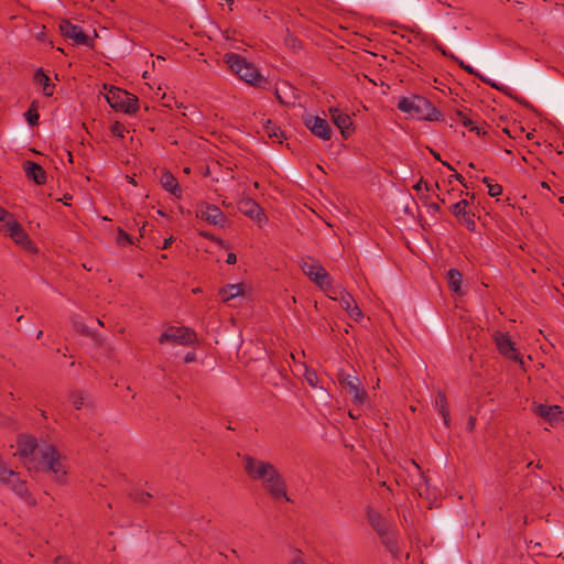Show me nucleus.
<instances>
[{
  "mask_svg": "<svg viewBox=\"0 0 564 564\" xmlns=\"http://www.w3.org/2000/svg\"><path fill=\"white\" fill-rule=\"evenodd\" d=\"M32 469L48 474L54 481L62 484L67 475L66 457L54 445L43 443Z\"/></svg>",
  "mask_w": 564,
  "mask_h": 564,
  "instance_id": "f257e3e1",
  "label": "nucleus"
},
{
  "mask_svg": "<svg viewBox=\"0 0 564 564\" xmlns=\"http://www.w3.org/2000/svg\"><path fill=\"white\" fill-rule=\"evenodd\" d=\"M398 109L417 120L440 121L442 113L425 97L420 95L403 96L399 99Z\"/></svg>",
  "mask_w": 564,
  "mask_h": 564,
  "instance_id": "f03ea898",
  "label": "nucleus"
},
{
  "mask_svg": "<svg viewBox=\"0 0 564 564\" xmlns=\"http://www.w3.org/2000/svg\"><path fill=\"white\" fill-rule=\"evenodd\" d=\"M224 61L230 72L247 84L259 88L268 84L267 78L260 74L257 67L240 54L227 53L224 56Z\"/></svg>",
  "mask_w": 564,
  "mask_h": 564,
  "instance_id": "7ed1b4c3",
  "label": "nucleus"
},
{
  "mask_svg": "<svg viewBox=\"0 0 564 564\" xmlns=\"http://www.w3.org/2000/svg\"><path fill=\"white\" fill-rule=\"evenodd\" d=\"M2 229L18 246L29 252H36L37 249L29 234L12 215L2 208Z\"/></svg>",
  "mask_w": 564,
  "mask_h": 564,
  "instance_id": "20e7f679",
  "label": "nucleus"
},
{
  "mask_svg": "<svg viewBox=\"0 0 564 564\" xmlns=\"http://www.w3.org/2000/svg\"><path fill=\"white\" fill-rule=\"evenodd\" d=\"M106 99L111 108L128 115H134L139 110V100L135 95L126 90L111 87L106 95Z\"/></svg>",
  "mask_w": 564,
  "mask_h": 564,
  "instance_id": "39448f33",
  "label": "nucleus"
},
{
  "mask_svg": "<svg viewBox=\"0 0 564 564\" xmlns=\"http://www.w3.org/2000/svg\"><path fill=\"white\" fill-rule=\"evenodd\" d=\"M41 445L42 444H39L37 440L33 435L20 434L17 437V451L13 455L19 456L26 468L31 470L39 457V448Z\"/></svg>",
  "mask_w": 564,
  "mask_h": 564,
  "instance_id": "423d86ee",
  "label": "nucleus"
},
{
  "mask_svg": "<svg viewBox=\"0 0 564 564\" xmlns=\"http://www.w3.org/2000/svg\"><path fill=\"white\" fill-rule=\"evenodd\" d=\"M196 340L195 332L183 326H169L159 337L160 344L171 343L183 346L193 345Z\"/></svg>",
  "mask_w": 564,
  "mask_h": 564,
  "instance_id": "0eeeda50",
  "label": "nucleus"
},
{
  "mask_svg": "<svg viewBox=\"0 0 564 564\" xmlns=\"http://www.w3.org/2000/svg\"><path fill=\"white\" fill-rule=\"evenodd\" d=\"M494 340L497 346V350L501 356L507 359L513 360L519 365H523L522 356L519 349L516 347V343L512 340L508 333L496 332L494 334Z\"/></svg>",
  "mask_w": 564,
  "mask_h": 564,
  "instance_id": "6e6552de",
  "label": "nucleus"
},
{
  "mask_svg": "<svg viewBox=\"0 0 564 564\" xmlns=\"http://www.w3.org/2000/svg\"><path fill=\"white\" fill-rule=\"evenodd\" d=\"M196 216L209 225L225 227L227 217L216 205L200 202L196 206Z\"/></svg>",
  "mask_w": 564,
  "mask_h": 564,
  "instance_id": "1a4fd4ad",
  "label": "nucleus"
},
{
  "mask_svg": "<svg viewBox=\"0 0 564 564\" xmlns=\"http://www.w3.org/2000/svg\"><path fill=\"white\" fill-rule=\"evenodd\" d=\"M338 382L343 387V389L346 390L348 394L352 397V401L356 404H362L365 403L367 399V391L360 383V380L351 376L349 373L340 372L338 373Z\"/></svg>",
  "mask_w": 564,
  "mask_h": 564,
  "instance_id": "9d476101",
  "label": "nucleus"
},
{
  "mask_svg": "<svg viewBox=\"0 0 564 564\" xmlns=\"http://www.w3.org/2000/svg\"><path fill=\"white\" fill-rule=\"evenodd\" d=\"M302 271L308 276L319 289H327V279L329 274L325 268L314 259L308 258L300 264Z\"/></svg>",
  "mask_w": 564,
  "mask_h": 564,
  "instance_id": "9b49d317",
  "label": "nucleus"
},
{
  "mask_svg": "<svg viewBox=\"0 0 564 564\" xmlns=\"http://www.w3.org/2000/svg\"><path fill=\"white\" fill-rule=\"evenodd\" d=\"M243 469L252 480L262 481L267 474L274 466L264 460L257 459L252 456L245 455L242 457Z\"/></svg>",
  "mask_w": 564,
  "mask_h": 564,
  "instance_id": "f8f14e48",
  "label": "nucleus"
},
{
  "mask_svg": "<svg viewBox=\"0 0 564 564\" xmlns=\"http://www.w3.org/2000/svg\"><path fill=\"white\" fill-rule=\"evenodd\" d=\"M305 127L317 138L322 140H330L332 128L326 119L319 116L308 115L304 118Z\"/></svg>",
  "mask_w": 564,
  "mask_h": 564,
  "instance_id": "ddd939ff",
  "label": "nucleus"
},
{
  "mask_svg": "<svg viewBox=\"0 0 564 564\" xmlns=\"http://www.w3.org/2000/svg\"><path fill=\"white\" fill-rule=\"evenodd\" d=\"M59 30L63 36L72 39L76 44L91 46L94 43L79 25L67 20L61 22Z\"/></svg>",
  "mask_w": 564,
  "mask_h": 564,
  "instance_id": "4468645a",
  "label": "nucleus"
},
{
  "mask_svg": "<svg viewBox=\"0 0 564 564\" xmlns=\"http://www.w3.org/2000/svg\"><path fill=\"white\" fill-rule=\"evenodd\" d=\"M2 490H11L13 494H26L28 487L18 473L2 467Z\"/></svg>",
  "mask_w": 564,
  "mask_h": 564,
  "instance_id": "2eb2a0df",
  "label": "nucleus"
},
{
  "mask_svg": "<svg viewBox=\"0 0 564 564\" xmlns=\"http://www.w3.org/2000/svg\"><path fill=\"white\" fill-rule=\"evenodd\" d=\"M261 482L269 494H286L288 491L285 479L275 466L271 468Z\"/></svg>",
  "mask_w": 564,
  "mask_h": 564,
  "instance_id": "dca6fc26",
  "label": "nucleus"
},
{
  "mask_svg": "<svg viewBox=\"0 0 564 564\" xmlns=\"http://www.w3.org/2000/svg\"><path fill=\"white\" fill-rule=\"evenodd\" d=\"M328 112L334 124L340 130L343 138L348 139L354 130L350 116L335 107H330Z\"/></svg>",
  "mask_w": 564,
  "mask_h": 564,
  "instance_id": "f3484780",
  "label": "nucleus"
},
{
  "mask_svg": "<svg viewBox=\"0 0 564 564\" xmlns=\"http://www.w3.org/2000/svg\"><path fill=\"white\" fill-rule=\"evenodd\" d=\"M238 209L240 213H242L250 219L256 220L258 224L267 221V216L263 213L262 208L252 198L240 199L238 203Z\"/></svg>",
  "mask_w": 564,
  "mask_h": 564,
  "instance_id": "a211bd4d",
  "label": "nucleus"
},
{
  "mask_svg": "<svg viewBox=\"0 0 564 564\" xmlns=\"http://www.w3.org/2000/svg\"><path fill=\"white\" fill-rule=\"evenodd\" d=\"M339 304L343 310L347 312V314L358 322L360 318H362V312L357 305L355 299L351 294H349L347 291H341L339 296Z\"/></svg>",
  "mask_w": 564,
  "mask_h": 564,
  "instance_id": "6ab92c4d",
  "label": "nucleus"
},
{
  "mask_svg": "<svg viewBox=\"0 0 564 564\" xmlns=\"http://www.w3.org/2000/svg\"><path fill=\"white\" fill-rule=\"evenodd\" d=\"M533 412L545 419L547 422L553 423L555 421H558L562 415V409L558 405H546V404H532Z\"/></svg>",
  "mask_w": 564,
  "mask_h": 564,
  "instance_id": "aec40b11",
  "label": "nucleus"
},
{
  "mask_svg": "<svg viewBox=\"0 0 564 564\" xmlns=\"http://www.w3.org/2000/svg\"><path fill=\"white\" fill-rule=\"evenodd\" d=\"M367 516L371 527L378 532V534L383 535L387 533L389 529V520L384 516L372 507L367 509Z\"/></svg>",
  "mask_w": 564,
  "mask_h": 564,
  "instance_id": "412c9836",
  "label": "nucleus"
},
{
  "mask_svg": "<svg viewBox=\"0 0 564 564\" xmlns=\"http://www.w3.org/2000/svg\"><path fill=\"white\" fill-rule=\"evenodd\" d=\"M24 172L28 178L32 180L35 184L43 185L46 183V172L40 164L26 161L24 163Z\"/></svg>",
  "mask_w": 564,
  "mask_h": 564,
  "instance_id": "4be33fe9",
  "label": "nucleus"
},
{
  "mask_svg": "<svg viewBox=\"0 0 564 564\" xmlns=\"http://www.w3.org/2000/svg\"><path fill=\"white\" fill-rule=\"evenodd\" d=\"M160 184L166 192L171 193L176 198L182 197V188L178 184V181L170 171L165 170L162 172Z\"/></svg>",
  "mask_w": 564,
  "mask_h": 564,
  "instance_id": "5701e85b",
  "label": "nucleus"
},
{
  "mask_svg": "<svg viewBox=\"0 0 564 564\" xmlns=\"http://www.w3.org/2000/svg\"><path fill=\"white\" fill-rule=\"evenodd\" d=\"M34 83L42 87L43 95L51 97L54 93V84L51 83L50 77L43 72V68H37L34 73Z\"/></svg>",
  "mask_w": 564,
  "mask_h": 564,
  "instance_id": "b1692460",
  "label": "nucleus"
},
{
  "mask_svg": "<svg viewBox=\"0 0 564 564\" xmlns=\"http://www.w3.org/2000/svg\"><path fill=\"white\" fill-rule=\"evenodd\" d=\"M245 288L243 284L237 283V284H227L226 286L221 288L219 290V295L221 297L223 302H228L238 295L243 294Z\"/></svg>",
  "mask_w": 564,
  "mask_h": 564,
  "instance_id": "393cba45",
  "label": "nucleus"
},
{
  "mask_svg": "<svg viewBox=\"0 0 564 564\" xmlns=\"http://www.w3.org/2000/svg\"><path fill=\"white\" fill-rule=\"evenodd\" d=\"M451 58L454 59L462 69H464L466 73H468L469 75H475L477 76L478 78H480L484 83L490 85L491 87L496 88V89H501L497 84L492 83L491 80L482 77L479 73H477L475 70V68L468 64H465V62L463 59H459L458 57H456L454 54H451Z\"/></svg>",
  "mask_w": 564,
  "mask_h": 564,
  "instance_id": "a878e982",
  "label": "nucleus"
},
{
  "mask_svg": "<svg viewBox=\"0 0 564 564\" xmlns=\"http://www.w3.org/2000/svg\"><path fill=\"white\" fill-rule=\"evenodd\" d=\"M448 286L454 292H459L462 288L463 276L457 269H449L447 272Z\"/></svg>",
  "mask_w": 564,
  "mask_h": 564,
  "instance_id": "bb28decb",
  "label": "nucleus"
},
{
  "mask_svg": "<svg viewBox=\"0 0 564 564\" xmlns=\"http://www.w3.org/2000/svg\"><path fill=\"white\" fill-rule=\"evenodd\" d=\"M265 132L270 139H273L274 141L282 143V138L284 137V132L273 124L271 120H268L267 126L264 127Z\"/></svg>",
  "mask_w": 564,
  "mask_h": 564,
  "instance_id": "cd10ccee",
  "label": "nucleus"
},
{
  "mask_svg": "<svg viewBox=\"0 0 564 564\" xmlns=\"http://www.w3.org/2000/svg\"><path fill=\"white\" fill-rule=\"evenodd\" d=\"M25 120L32 127L39 123V111H37V102L33 101L30 108L24 113Z\"/></svg>",
  "mask_w": 564,
  "mask_h": 564,
  "instance_id": "c85d7f7f",
  "label": "nucleus"
},
{
  "mask_svg": "<svg viewBox=\"0 0 564 564\" xmlns=\"http://www.w3.org/2000/svg\"><path fill=\"white\" fill-rule=\"evenodd\" d=\"M87 395L83 391H75L69 394V400L76 410L86 405Z\"/></svg>",
  "mask_w": 564,
  "mask_h": 564,
  "instance_id": "c756f323",
  "label": "nucleus"
},
{
  "mask_svg": "<svg viewBox=\"0 0 564 564\" xmlns=\"http://www.w3.org/2000/svg\"><path fill=\"white\" fill-rule=\"evenodd\" d=\"M467 206L468 202L466 199H460L451 206V210L453 215L458 219L460 216H464L467 213Z\"/></svg>",
  "mask_w": 564,
  "mask_h": 564,
  "instance_id": "7c9ffc66",
  "label": "nucleus"
},
{
  "mask_svg": "<svg viewBox=\"0 0 564 564\" xmlns=\"http://www.w3.org/2000/svg\"><path fill=\"white\" fill-rule=\"evenodd\" d=\"M330 300L339 301L341 289L332 285L330 278L327 279V289H321Z\"/></svg>",
  "mask_w": 564,
  "mask_h": 564,
  "instance_id": "2f4dec72",
  "label": "nucleus"
},
{
  "mask_svg": "<svg viewBox=\"0 0 564 564\" xmlns=\"http://www.w3.org/2000/svg\"><path fill=\"white\" fill-rule=\"evenodd\" d=\"M116 242L119 246H130L133 243L132 237L127 234L122 228H118V235L116 238Z\"/></svg>",
  "mask_w": 564,
  "mask_h": 564,
  "instance_id": "473e14b6",
  "label": "nucleus"
},
{
  "mask_svg": "<svg viewBox=\"0 0 564 564\" xmlns=\"http://www.w3.org/2000/svg\"><path fill=\"white\" fill-rule=\"evenodd\" d=\"M458 221L465 226L469 231H475L476 221L474 219V215H470L468 212L458 218Z\"/></svg>",
  "mask_w": 564,
  "mask_h": 564,
  "instance_id": "72a5a7b5",
  "label": "nucleus"
},
{
  "mask_svg": "<svg viewBox=\"0 0 564 564\" xmlns=\"http://www.w3.org/2000/svg\"><path fill=\"white\" fill-rule=\"evenodd\" d=\"M284 43L288 47L292 50H297L301 47V42L297 37H295L293 34L290 33L289 30H286V36L284 37Z\"/></svg>",
  "mask_w": 564,
  "mask_h": 564,
  "instance_id": "f704fd0d",
  "label": "nucleus"
},
{
  "mask_svg": "<svg viewBox=\"0 0 564 564\" xmlns=\"http://www.w3.org/2000/svg\"><path fill=\"white\" fill-rule=\"evenodd\" d=\"M111 133L119 138H124V132H127L126 127L120 123L119 121H116L110 127Z\"/></svg>",
  "mask_w": 564,
  "mask_h": 564,
  "instance_id": "c9c22d12",
  "label": "nucleus"
},
{
  "mask_svg": "<svg viewBox=\"0 0 564 564\" xmlns=\"http://www.w3.org/2000/svg\"><path fill=\"white\" fill-rule=\"evenodd\" d=\"M463 126L469 128L471 131H476L477 134L485 133L478 126H475L474 121L469 117H464L462 121Z\"/></svg>",
  "mask_w": 564,
  "mask_h": 564,
  "instance_id": "e433bc0d",
  "label": "nucleus"
},
{
  "mask_svg": "<svg viewBox=\"0 0 564 564\" xmlns=\"http://www.w3.org/2000/svg\"><path fill=\"white\" fill-rule=\"evenodd\" d=\"M438 410V413L442 415L443 417V421H444V424L446 427H449V423H451V417H449V410H448V405H445V406H441L437 409Z\"/></svg>",
  "mask_w": 564,
  "mask_h": 564,
  "instance_id": "4c0bfd02",
  "label": "nucleus"
},
{
  "mask_svg": "<svg viewBox=\"0 0 564 564\" xmlns=\"http://www.w3.org/2000/svg\"><path fill=\"white\" fill-rule=\"evenodd\" d=\"M488 194L491 196V197H497L499 195L502 194V186L500 184H497V183H492L491 185L488 186Z\"/></svg>",
  "mask_w": 564,
  "mask_h": 564,
  "instance_id": "58836bf2",
  "label": "nucleus"
},
{
  "mask_svg": "<svg viewBox=\"0 0 564 564\" xmlns=\"http://www.w3.org/2000/svg\"><path fill=\"white\" fill-rule=\"evenodd\" d=\"M447 405V399L444 392L438 391V393L435 397V406L438 409L441 406Z\"/></svg>",
  "mask_w": 564,
  "mask_h": 564,
  "instance_id": "ea45409f",
  "label": "nucleus"
},
{
  "mask_svg": "<svg viewBox=\"0 0 564 564\" xmlns=\"http://www.w3.org/2000/svg\"><path fill=\"white\" fill-rule=\"evenodd\" d=\"M305 378L307 380V382L312 386V387H316V380H317V376L314 371H306L305 372Z\"/></svg>",
  "mask_w": 564,
  "mask_h": 564,
  "instance_id": "a19ab883",
  "label": "nucleus"
},
{
  "mask_svg": "<svg viewBox=\"0 0 564 564\" xmlns=\"http://www.w3.org/2000/svg\"><path fill=\"white\" fill-rule=\"evenodd\" d=\"M427 212L430 214H437L441 212V206L438 203H430L427 204Z\"/></svg>",
  "mask_w": 564,
  "mask_h": 564,
  "instance_id": "79ce46f5",
  "label": "nucleus"
},
{
  "mask_svg": "<svg viewBox=\"0 0 564 564\" xmlns=\"http://www.w3.org/2000/svg\"><path fill=\"white\" fill-rule=\"evenodd\" d=\"M423 185H424L426 191H430V187H429L427 183L424 182L423 178L419 180V182L413 186V189L419 193V192H421Z\"/></svg>",
  "mask_w": 564,
  "mask_h": 564,
  "instance_id": "37998d69",
  "label": "nucleus"
},
{
  "mask_svg": "<svg viewBox=\"0 0 564 564\" xmlns=\"http://www.w3.org/2000/svg\"><path fill=\"white\" fill-rule=\"evenodd\" d=\"M196 359V354L195 352H187L184 357V362L185 364H189V362H193L195 361Z\"/></svg>",
  "mask_w": 564,
  "mask_h": 564,
  "instance_id": "c03bdc74",
  "label": "nucleus"
},
{
  "mask_svg": "<svg viewBox=\"0 0 564 564\" xmlns=\"http://www.w3.org/2000/svg\"><path fill=\"white\" fill-rule=\"evenodd\" d=\"M226 262L228 264H235L237 262V256L234 253V252H229L227 254V259H226Z\"/></svg>",
  "mask_w": 564,
  "mask_h": 564,
  "instance_id": "a18cd8bd",
  "label": "nucleus"
},
{
  "mask_svg": "<svg viewBox=\"0 0 564 564\" xmlns=\"http://www.w3.org/2000/svg\"><path fill=\"white\" fill-rule=\"evenodd\" d=\"M54 564H69V560L66 556H57L54 560Z\"/></svg>",
  "mask_w": 564,
  "mask_h": 564,
  "instance_id": "49530a36",
  "label": "nucleus"
},
{
  "mask_svg": "<svg viewBox=\"0 0 564 564\" xmlns=\"http://www.w3.org/2000/svg\"><path fill=\"white\" fill-rule=\"evenodd\" d=\"M475 423H476L475 417L474 416H469L468 422H467V429L469 431H473L474 427H475Z\"/></svg>",
  "mask_w": 564,
  "mask_h": 564,
  "instance_id": "de8ad7c7",
  "label": "nucleus"
},
{
  "mask_svg": "<svg viewBox=\"0 0 564 564\" xmlns=\"http://www.w3.org/2000/svg\"><path fill=\"white\" fill-rule=\"evenodd\" d=\"M200 236H202V237H204V238H206V239H209V240H214V239H215L214 235H213V234H210V232L202 231V232H200Z\"/></svg>",
  "mask_w": 564,
  "mask_h": 564,
  "instance_id": "09e8293b",
  "label": "nucleus"
},
{
  "mask_svg": "<svg viewBox=\"0 0 564 564\" xmlns=\"http://www.w3.org/2000/svg\"><path fill=\"white\" fill-rule=\"evenodd\" d=\"M173 241V238L165 239L162 246V249H167Z\"/></svg>",
  "mask_w": 564,
  "mask_h": 564,
  "instance_id": "8fccbe9b",
  "label": "nucleus"
},
{
  "mask_svg": "<svg viewBox=\"0 0 564 564\" xmlns=\"http://www.w3.org/2000/svg\"><path fill=\"white\" fill-rule=\"evenodd\" d=\"M456 116L459 118L460 122L464 120V117H468L463 110H457Z\"/></svg>",
  "mask_w": 564,
  "mask_h": 564,
  "instance_id": "3c124183",
  "label": "nucleus"
},
{
  "mask_svg": "<svg viewBox=\"0 0 564 564\" xmlns=\"http://www.w3.org/2000/svg\"><path fill=\"white\" fill-rule=\"evenodd\" d=\"M456 116L459 118L460 122L464 120V117H468L463 110H457Z\"/></svg>",
  "mask_w": 564,
  "mask_h": 564,
  "instance_id": "603ef678",
  "label": "nucleus"
},
{
  "mask_svg": "<svg viewBox=\"0 0 564 564\" xmlns=\"http://www.w3.org/2000/svg\"><path fill=\"white\" fill-rule=\"evenodd\" d=\"M438 51L442 53V55L444 56H447V57H451V52H448L447 50L443 48V47H438Z\"/></svg>",
  "mask_w": 564,
  "mask_h": 564,
  "instance_id": "864d4df0",
  "label": "nucleus"
},
{
  "mask_svg": "<svg viewBox=\"0 0 564 564\" xmlns=\"http://www.w3.org/2000/svg\"><path fill=\"white\" fill-rule=\"evenodd\" d=\"M482 183H485V184L487 185V187H488L489 185H491V184H492L491 178H490V177H487V176H485V177L482 178Z\"/></svg>",
  "mask_w": 564,
  "mask_h": 564,
  "instance_id": "5fc2aeb1",
  "label": "nucleus"
},
{
  "mask_svg": "<svg viewBox=\"0 0 564 564\" xmlns=\"http://www.w3.org/2000/svg\"><path fill=\"white\" fill-rule=\"evenodd\" d=\"M291 564H304L303 560L301 557H295L292 560Z\"/></svg>",
  "mask_w": 564,
  "mask_h": 564,
  "instance_id": "6e6d98bb",
  "label": "nucleus"
},
{
  "mask_svg": "<svg viewBox=\"0 0 564 564\" xmlns=\"http://www.w3.org/2000/svg\"><path fill=\"white\" fill-rule=\"evenodd\" d=\"M541 186H542L543 188L550 189V186H549V184H547L546 182H542V183H541Z\"/></svg>",
  "mask_w": 564,
  "mask_h": 564,
  "instance_id": "4d7b16f0",
  "label": "nucleus"
},
{
  "mask_svg": "<svg viewBox=\"0 0 564 564\" xmlns=\"http://www.w3.org/2000/svg\"><path fill=\"white\" fill-rule=\"evenodd\" d=\"M432 154L436 160H441L440 154L437 152L432 151Z\"/></svg>",
  "mask_w": 564,
  "mask_h": 564,
  "instance_id": "13d9d810",
  "label": "nucleus"
},
{
  "mask_svg": "<svg viewBox=\"0 0 564 564\" xmlns=\"http://www.w3.org/2000/svg\"><path fill=\"white\" fill-rule=\"evenodd\" d=\"M455 180L462 181V180H463V176H462L460 174H456V175H455Z\"/></svg>",
  "mask_w": 564,
  "mask_h": 564,
  "instance_id": "bf43d9fd",
  "label": "nucleus"
},
{
  "mask_svg": "<svg viewBox=\"0 0 564 564\" xmlns=\"http://www.w3.org/2000/svg\"><path fill=\"white\" fill-rule=\"evenodd\" d=\"M42 335H43V332H42V330H40V332L37 333V335H36V338H37V339H39V338H41V336H42Z\"/></svg>",
  "mask_w": 564,
  "mask_h": 564,
  "instance_id": "052dcab7",
  "label": "nucleus"
},
{
  "mask_svg": "<svg viewBox=\"0 0 564 564\" xmlns=\"http://www.w3.org/2000/svg\"><path fill=\"white\" fill-rule=\"evenodd\" d=\"M129 182L132 183V184H135L134 182V178L133 177H129Z\"/></svg>",
  "mask_w": 564,
  "mask_h": 564,
  "instance_id": "680f3d73",
  "label": "nucleus"
},
{
  "mask_svg": "<svg viewBox=\"0 0 564 564\" xmlns=\"http://www.w3.org/2000/svg\"><path fill=\"white\" fill-rule=\"evenodd\" d=\"M558 200L564 204V196L560 197Z\"/></svg>",
  "mask_w": 564,
  "mask_h": 564,
  "instance_id": "e2e57ef3",
  "label": "nucleus"
},
{
  "mask_svg": "<svg viewBox=\"0 0 564 564\" xmlns=\"http://www.w3.org/2000/svg\"><path fill=\"white\" fill-rule=\"evenodd\" d=\"M184 172H185V173H189V169H188V167H185V169H184Z\"/></svg>",
  "mask_w": 564,
  "mask_h": 564,
  "instance_id": "0e129e2a",
  "label": "nucleus"
},
{
  "mask_svg": "<svg viewBox=\"0 0 564 564\" xmlns=\"http://www.w3.org/2000/svg\"><path fill=\"white\" fill-rule=\"evenodd\" d=\"M285 498L286 501H291V499L289 498V496H283Z\"/></svg>",
  "mask_w": 564,
  "mask_h": 564,
  "instance_id": "69168bd1",
  "label": "nucleus"
},
{
  "mask_svg": "<svg viewBox=\"0 0 564 564\" xmlns=\"http://www.w3.org/2000/svg\"><path fill=\"white\" fill-rule=\"evenodd\" d=\"M230 6L234 3L232 0H226Z\"/></svg>",
  "mask_w": 564,
  "mask_h": 564,
  "instance_id": "338daca9",
  "label": "nucleus"
},
{
  "mask_svg": "<svg viewBox=\"0 0 564 564\" xmlns=\"http://www.w3.org/2000/svg\"><path fill=\"white\" fill-rule=\"evenodd\" d=\"M469 166H470V169L475 167L474 163H469Z\"/></svg>",
  "mask_w": 564,
  "mask_h": 564,
  "instance_id": "774afa93",
  "label": "nucleus"
}]
</instances>
